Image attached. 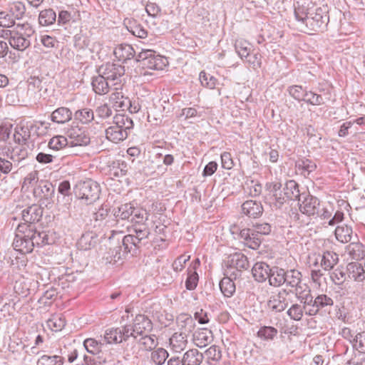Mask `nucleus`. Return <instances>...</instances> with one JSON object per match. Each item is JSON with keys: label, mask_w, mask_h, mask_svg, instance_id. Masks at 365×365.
Instances as JSON below:
<instances>
[{"label": "nucleus", "mask_w": 365, "mask_h": 365, "mask_svg": "<svg viewBox=\"0 0 365 365\" xmlns=\"http://www.w3.org/2000/svg\"><path fill=\"white\" fill-rule=\"evenodd\" d=\"M38 284V281L34 279L21 277L15 282L14 289L16 294L26 297L36 291Z\"/></svg>", "instance_id": "obj_14"}, {"label": "nucleus", "mask_w": 365, "mask_h": 365, "mask_svg": "<svg viewBox=\"0 0 365 365\" xmlns=\"http://www.w3.org/2000/svg\"><path fill=\"white\" fill-rule=\"evenodd\" d=\"M43 215L42 208L36 204L27 207L21 211V218L24 222V224L20 225H30L38 222Z\"/></svg>", "instance_id": "obj_16"}, {"label": "nucleus", "mask_w": 365, "mask_h": 365, "mask_svg": "<svg viewBox=\"0 0 365 365\" xmlns=\"http://www.w3.org/2000/svg\"><path fill=\"white\" fill-rule=\"evenodd\" d=\"M225 274L230 275L234 279H237L241 276V272L250 267L247 257L241 252H235L230 255L225 261Z\"/></svg>", "instance_id": "obj_6"}, {"label": "nucleus", "mask_w": 365, "mask_h": 365, "mask_svg": "<svg viewBox=\"0 0 365 365\" xmlns=\"http://www.w3.org/2000/svg\"><path fill=\"white\" fill-rule=\"evenodd\" d=\"M8 11L15 19L19 20L24 16L26 7L21 1H14L9 4Z\"/></svg>", "instance_id": "obj_55"}, {"label": "nucleus", "mask_w": 365, "mask_h": 365, "mask_svg": "<svg viewBox=\"0 0 365 365\" xmlns=\"http://www.w3.org/2000/svg\"><path fill=\"white\" fill-rule=\"evenodd\" d=\"M100 192L99 185L92 180L80 182L75 187L76 195L86 200L87 204L96 202L99 198Z\"/></svg>", "instance_id": "obj_7"}, {"label": "nucleus", "mask_w": 365, "mask_h": 365, "mask_svg": "<svg viewBox=\"0 0 365 365\" xmlns=\"http://www.w3.org/2000/svg\"><path fill=\"white\" fill-rule=\"evenodd\" d=\"M288 294L289 292L286 289H282L272 295L267 301L268 308L274 312H282L285 310L289 304L287 300Z\"/></svg>", "instance_id": "obj_15"}, {"label": "nucleus", "mask_w": 365, "mask_h": 365, "mask_svg": "<svg viewBox=\"0 0 365 365\" xmlns=\"http://www.w3.org/2000/svg\"><path fill=\"white\" fill-rule=\"evenodd\" d=\"M104 344V341H97L93 338H88L84 340L83 346L86 349L88 353H91L93 355L99 354L101 351L102 345Z\"/></svg>", "instance_id": "obj_56"}, {"label": "nucleus", "mask_w": 365, "mask_h": 365, "mask_svg": "<svg viewBox=\"0 0 365 365\" xmlns=\"http://www.w3.org/2000/svg\"><path fill=\"white\" fill-rule=\"evenodd\" d=\"M315 308L317 309V314L321 309H327L330 308L334 304L333 299L326 294H319L314 299Z\"/></svg>", "instance_id": "obj_57"}, {"label": "nucleus", "mask_w": 365, "mask_h": 365, "mask_svg": "<svg viewBox=\"0 0 365 365\" xmlns=\"http://www.w3.org/2000/svg\"><path fill=\"white\" fill-rule=\"evenodd\" d=\"M74 120L83 125H88L94 120V112L91 108H83L73 114Z\"/></svg>", "instance_id": "obj_36"}, {"label": "nucleus", "mask_w": 365, "mask_h": 365, "mask_svg": "<svg viewBox=\"0 0 365 365\" xmlns=\"http://www.w3.org/2000/svg\"><path fill=\"white\" fill-rule=\"evenodd\" d=\"M133 326L137 336L149 334L153 330L152 321L144 314H138L133 320Z\"/></svg>", "instance_id": "obj_20"}, {"label": "nucleus", "mask_w": 365, "mask_h": 365, "mask_svg": "<svg viewBox=\"0 0 365 365\" xmlns=\"http://www.w3.org/2000/svg\"><path fill=\"white\" fill-rule=\"evenodd\" d=\"M237 235L244 245L252 250H257L262 243L261 237L250 228L242 229Z\"/></svg>", "instance_id": "obj_17"}, {"label": "nucleus", "mask_w": 365, "mask_h": 365, "mask_svg": "<svg viewBox=\"0 0 365 365\" xmlns=\"http://www.w3.org/2000/svg\"><path fill=\"white\" fill-rule=\"evenodd\" d=\"M48 327L53 331H60L66 325V320L61 316H53L47 322Z\"/></svg>", "instance_id": "obj_63"}, {"label": "nucleus", "mask_w": 365, "mask_h": 365, "mask_svg": "<svg viewBox=\"0 0 365 365\" xmlns=\"http://www.w3.org/2000/svg\"><path fill=\"white\" fill-rule=\"evenodd\" d=\"M54 192L55 188L48 181L41 180L34 188V195L39 200L51 199L54 195Z\"/></svg>", "instance_id": "obj_21"}, {"label": "nucleus", "mask_w": 365, "mask_h": 365, "mask_svg": "<svg viewBox=\"0 0 365 365\" xmlns=\"http://www.w3.org/2000/svg\"><path fill=\"white\" fill-rule=\"evenodd\" d=\"M91 84L94 92L98 95L107 93L109 91L110 87L113 86L111 85L112 83L106 79L105 76L99 73L97 76L93 78Z\"/></svg>", "instance_id": "obj_27"}, {"label": "nucleus", "mask_w": 365, "mask_h": 365, "mask_svg": "<svg viewBox=\"0 0 365 365\" xmlns=\"http://www.w3.org/2000/svg\"><path fill=\"white\" fill-rule=\"evenodd\" d=\"M299 210L307 216H314L319 208V200L309 193H302L298 201Z\"/></svg>", "instance_id": "obj_11"}, {"label": "nucleus", "mask_w": 365, "mask_h": 365, "mask_svg": "<svg viewBox=\"0 0 365 365\" xmlns=\"http://www.w3.org/2000/svg\"><path fill=\"white\" fill-rule=\"evenodd\" d=\"M98 72L105 76L111 85L116 86L120 83L125 69L124 66L118 63L108 62L101 66Z\"/></svg>", "instance_id": "obj_9"}, {"label": "nucleus", "mask_w": 365, "mask_h": 365, "mask_svg": "<svg viewBox=\"0 0 365 365\" xmlns=\"http://www.w3.org/2000/svg\"><path fill=\"white\" fill-rule=\"evenodd\" d=\"M168 356V351L164 348L159 347L151 351L150 361L155 365H163Z\"/></svg>", "instance_id": "obj_50"}, {"label": "nucleus", "mask_w": 365, "mask_h": 365, "mask_svg": "<svg viewBox=\"0 0 365 365\" xmlns=\"http://www.w3.org/2000/svg\"><path fill=\"white\" fill-rule=\"evenodd\" d=\"M295 296L299 300L300 303L302 304V306L304 307L305 314L307 315L314 316L317 314L314 299L312 296L311 291L308 286L302 290L300 294Z\"/></svg>", "instance_id": "obj_19"}, {"label": "nucleus", "mask_w": 365, "mask_h": 365, "mask_svg": "<svg viewBox=\"0 0 365 365\" xmlns=\"http://www.w3.org/2000/svg\"><path fill=\"white\" fill-rule=\"evenodd\" d=\"M313 6L314 4L312 1H297L294 9L295 19L302 25L305 26Z\"/></svg>", "instance_id": "obj_18"}, {"label": "nucleus", "mask_w": 365, "mask_h": 365, "mask_svg": "<svg viewBox=\"0 0 365 365\" xmlns=\"http://www.w3.org/2000/svg\"><path fill=\"white\" fill-rule=\"evenodd\" d=\"M128 134L126 132H123V130L118 128L113 125L106 130V138L114 143L123 141L128 138Z\"/></svg>", "instance_id": "obj_38"}, {"label": "nucleus", "mask_w": 365, "mask_h": 365, "mask_svg": "<svg viewBox=\"0 0 365 365\" xmlns=\"http://www.w3.org/2000/svg\"><path fill=\"white\" fill-rule=\"evenodd\" d=\"M98 242V236L93 232H88L83 234L77 242L80 250H88L96 247Z\"/></svg>", "instance_id": "obj_28"}, {"label": "nucleus", "mask_w": 365, "mask_h": 365, "mask_svg": "<svg viewBox=\"0 0 365 365\" xmlns=\"http://www.w3.org/2000/svg\"><path fill=\"white\" fill-rule=\"evenodd\" d=\"M346 251L351 259L359 260L364 257V246L360 242H351L346 247Z\"/></svg>", "instance_id": "obj_46"}, {"label": "nucleus", "mask_w": 365, "mask_h": 365, "mask_svg": "<svg viewBox=\"0 0 365 365\" xmlns=\"http://www.w3.org/2000/svg\"><path fill=\"white\" fill-rule=\"evenodd\" d=\"M289 95L298 101H303L307 95V91L304 89L302 86H291L287 89Z\"/></svg>", "instance_id": "obj_62"}, {"label": "nucleus", "mask_w": 365, "mask_h": 365, "mask_svg": "<svg viewBox=\"0 0 365 365\" xmlns=\"http://www.w3.org/2000/svg\"><path fill=\"white\" fill-rule=\"evenodd\" d=\"M66 134L70 140L68 143L71 147L86 146L91 142V138L87 131L78 125L68 128Z\"/></svg>", "instance_id": "obj_10"}, {"label": "nucleus", "mask_w": 365, "mask_h": 365, "mask_svg": "<svg viewBox=\"0 0 365 365\" xmlns=\"http://www.w3.org/2000/svg\"><path fill=\"white\" fill-rule=\"evenodd\" d=\"M336 239L341 243H348L352 240L353 230L348 225H338L334 231Z\"/></svg>", "instance_id": "obj_33"}, {"label": "nucleus", "mask_w": 365, "mask_h": 365, "mask_svg": "<svg viewBox=\"0 0 365 365\" xmlns=\"http://www.w3.org/2000/svg\"><path fill=\"white\" fill-rule=\"evenodd\" d=\"M302 193H300L299 185L294 180H288L283 189L282 196L284 197V200L289 199L291 200H297L302 197Z\"/></svg>", "instance_id": "obj_29"}, {"label": "nucleus", "mask_w": 365, "mask_h": 365, "mask_svg": "<svg viewBox=\"0 0 365 365\" xmlns=\"http://www.w3.org/2000/svg\"><path fill=\"white\" fill-rule=\"evenodd\" d=\"M73 113L66 107H59L53 110L51 115V120L58 124H63L72 119Z\"/></svg>", "instance_id": "obj_31"}, {"label": "nucleus", "mask_w": 365, "mask_h": 365, "mask_svg": "<svg viewBox=\"0 0 365 365\" xmlns=\"http://www.w3.org/2000/svg\"><path fill=\"white\" fill-rule=\"evenodd\" d=\"M113 53L119 61H126L133 58L135 52L132 46L124 43L117 46L113 51Z\"/></svg>", "instance_id": "obj_32"}, {"label": "nucleus", "mask_w": 365, "mask_h": 365, "mask_svg": "<svg viewBox=\"0 0 365 365\" xmlns=\"http://www.w3.org/2000/svg\"><path fill=\"white\" fill-rule=\"evenodd\" d=\"M285 272L286 270L278 267H272L268 279L269 284L274 287H279L284 284Z\"/></svg>", "instance_id": "obj_34"}, {"label": "nucleus", "mask_w": 365, "mask_h": 365, "mask_svg": "<svg viewBox=\"0 0 365 365\" xmlns=\"http://www.w3.org/2000/svg\"><path fill=\"white\" fill-rule=\"evenodd\" d=\"M145 11L149 16V19L146 20L147 23L156 26L158 29V24L162 21V13L160 7L155 3L148 2L145 6Z\"/></svg>", "instance_id": "obj_24"}, {"label": "nucleus", "mask_w": 365, "mask_h": 365, "mask_svg": "<svg viewBox=\"0 0 365 365\" xmlns=\"http://www.w3.org/2000/svg\"><path fill=\"white\" fill-rule=\"evenodd\" d=\"M199 79L201 85L209 89L215 88L217 82V80L210 73H207L205 71H201L200 73Z\"/></svg>", "instance_id": "obj_61"}, {"label": "nucleus", "mask_w": 365, "mask_h": 365, "mask_svg": "<svg viewBox=\"0 0 365 365\" xmlns=\"http://www.w3.org/2000/svg\"><path fill=\"white\" fill-rule=\"evenodd\" d=\"M278 334L276 328L271 326H262L257 332V336L264 341H273Z\"/></svg>", "instance_id": "obj_49"}, {"label": "nucleus", "mask_w": 365, "mask_h": 365, "mask_svg": "<svg viewBox=\"0 0 365 365\" xmlns=\"http://www.w3.org/2000/svg\"><path fill=\"white\" fill-rule=\"evenodd\" d=\"M138 343L145 351H151L158 345V339L155 334H145L140 336Z\"/></svg>", "instance_id": "obj_44"}, {"label": "nucleus", "mask_w": 365, "mask_h": 365, "mask_svg": "<svg viewBox=\"0 0 365 365\" xmlns=\"http://www.w3.org/2000/svg\"><path fill=\"white\" fill-rule=\"evenodd\" d=\"M339 257L336 253L332 251H326L323 253L320 265L325 271H329L338 263Z\"/></svg>", "instance_id": "obj_37"}, {"label": "nucleus", "mask_w": 365, "mask_h": 365, "mask_svg": "<svg viewBox=\"0 0 365 365\" xmlns=\"http://www.w3.org/2000/svg\"><path fill=\"white\" fill-rule=\"evenodd\" d=\"M252 48L251 44L244 39H238L235 43V51L242 60L252 51Z\"/></svg>", "instance_id": "obj_53"}, {"label": "nucleus", "mask_w": 365, "mask_h": 365, "mask_svg": "<svg viewBox=\"0 0 365 365\" xmlns=\"http://www.w3.org/2000/svg\"><path fill=\"white\" fill-rule=\"evenodd\" d=\"M128 253H130V252H126L125 249L122 251V247L120 246H116L110 250L108 253V256L106 257V259L109 263L114 264L122 259Z\"/></svg>", "instance_id": "obj_58"}, {"label": "nucleus", "mask_w": 365, "mask_h": 365, "mask_svg": "<svg viewBox=\"0 0 365 365\" xmlns=\"http://www.w3.org/2000/svg\"><path fill=\"white\" fill-rule=\"evenodd\" d=\"M302 273L294 269L286 270L285 272V282L284 284L294 289V293L295 295L300 294L302 290L307 287L306 284H303L302 282Z\"/></svg>", "instance_id": "obj_13"}, {"label": "nucleus", "mask_w": 365, "mask_h": 365, "mask_svg": "<svg viewBox=\"0 0 365 365\" xmlns=\"http://www.w3.org/2000/svg\"><path fill=\"white\" fill-rule=\"evenodd\" d=\"M56 21V14L52 9L42 10L38 15V23L41 26H48Z\"/></svg>", "instance_id": "obj_45"}, {"label": "nucleus", "mask_w": 365, "mask_h": 365, "mask_svg": "<svg viewBox=\"0 0 365 365\" xmlns=\"http://www.w3.org/2000/svg\"><path fill=\"white\" fill-rule=\"evenodd\" d=\"M212 339V332L207 329H201L193 334L194 343L200 348L207 346L211 342Z\"/></svg>", "instance_id": "obj_41"}, {"label": "nucleus", "mask_w": 365, "mask_h": 365, "mask_svg": "<svg viewBox=\"0 0 365 365\" xmlns=\"http://www.w3.org/2000/svg\"><path fill=\"white\" fill-rule=\"evenodd\" d=\"M295 168L301 175L306 177L315 170L317 165L309 159L299 158L295 163Z\"/></svg>", "instance_id": "obj_40"}, {"label": "nucleus", "mask_w": 365, "mask_h": 365, "mask_svg": "<svg viewBox=\"0 0 365 365\" xmlns=\"http://www.w3.org/2000/svg\"><path fill=\"white\" fill-rule=\"evenodd\" d=\"M348 277L356 282H363L365 279V270L364 267L358 262H351L346 266Z\"/></svg>", "instance_id": "obj_30"}, {"label": "nucleus", "mask_w": 365, "mask_h": 365, "mask_svg": "<svg viewBox=\"0 0 365 365\" xmlns=\"http://www.w3.org/2000/svg\"><path fill=\"white\" fill-rule=\"evenodd\" d=\"M170 344L175 352H180L185 349L187 340L185 332L175 333L170 339Z\"/></svg>", "instance_id": "obj_39"}, {"label": "nucleus", "mask_w": 365, "mask_h": 365, "mask_svg": "<svg viewBox=\"0 0 365 365\" xmlns=\"http://www.w3.org/2000/svg\"><path fill=\"white\" fill-rule=\"evenodd\" d=\"M271 268L263 262H256L252 269V273L255 279L259 282H265L269 279Z\"/></svg>", "instance_id": "obj_26"}, {"label": "nucleus", "mask_w": 365, "mask_h": 365, "mask_svg": "<svg viewBox=\"0 0 365 365\" xmlns=\"http://www.w3.org/2000/svg\"><path fill=\"white\" fill-rule=\"evenodd\" d=\"M307 19L305 27L309 31H323L326 29L329 21L328 8L327 6L314 8Z\"/></svg>", "instance_id": "obj_5"}, {"label": "nucleus", "mask_w": 365, "mask_h": 365, "mask_svg": "<svg viewBox=\"0 0 365 365\" xmlns=\"http://www.w3.org/2000/svg\"><path fill=\"white\" fill-rule=\"evenodd\" d=\"M120 330L118 328H110L106 330L103 336V341L106 344H119L122 342Z\"/></svg>", "instance_id": "obj_52"}, {"label": "nucleus", "mask_w": 365, "mask_h": 365, "mask_svg": "<svg viewBox=\"0 0 365 365\" xmlns=\"http://www.w3.org/2000/svg\"><path fill=\"white\" fill-rule=\"evenodd\" d=\"M130 233L123 238V247L126 252H130L133 255L141 247L143 241L150 235V230L145 225H134Z\"/></svg>", "instance_id": "obj_3"}, {"label": "nucleus", "mask_w": 365, "mask_h": 365, "mask_svg": "<svg viewBox=\"0 0 365 365\" xmlns=\"http://www.w3.org/2000/svg\"><path fill=\"white\" fill-rule=\"evenodd\" d=\"M42 80L36 76L30 77L27 81V96L31 100H36L42 96Z\"/></svg>", "instance_id": "obj_23"}, {"label": "nucleus", "mask_w": 365, "mask_h": 365, "mask_svg": "<svg viewBox=\"0 0 365 365\" xmlns=\"http://www.w3.org/2000/svg\"><path fill=\"white\" fill-rule=\"evenodd\" d=\"M113 125L123 130V132H126L128 134L133 127V122L128 116L118 114L113 117Z\"/></svg>", "instance_id": "obj_42"}, {"label": "nucleus", "mask_w": 365, "mask_h": 365, "mask_svg": "<svg viewBox=\"0 0 365 365\" xmlns=\"http://www.w3.org/2000/svg\"><path fill=\"white\" fill-rule=\"evenodd\" d=\"M352 346L359 352L365 353V331L357 332Z\"/></svg>", "instance_id": "obj_64"}, {"label": "nucleus", "mask_w": 365, "mask_h": 365, "mask_svg": "<svg viewBox=\"0 0 365 365\" xmlns=\"http://www.w3.org/2000/svg\"><path fill=\"white\" fill-rule=\"evenodd\" d=\"M34 33L29 24H18L14 29L6 31L9 42L12 48L24 51L31 45L30 37Z\"/></svg>", "instance_id": "obj_2"}, {"label": "nucleus", "mask_w": 365, "mask_h": 365, "mask_svg": "<svg viewBox=\"0 0 365 365\" xmlns=\"http://www.w3.org/2000/svg\"><path fill=\"white\" fill-rule=\"evenodd\" d=\"M242 213L250 218H257L262 215L263 207L259 202L247 200L241 206Z\"/></svg>", "instance_id": "obj_22"}, {"label": "nucleus", "mask_w": 365, "mask_h": 365, "mask_svg": "<svg viewBox=\"0 0 365 365\" xmlns=\"http://www.w3.org/2000/svg\"><path fill=\"white\" fill-rule=\"evenodd\" d=\"M135 212V207L130 203L121 205L116 210H114V215L116 218L128 220Z\"/></svg>", "instance_id": "obj_48"}, {"label": "nucleus", "mask_w": 365, "mask_h": 365, "mask_svg": "<svg viewBox=\"0 0 365 365\" xmlns=\"http://www.w3.org/2000/svg\"><path fill=\"white\" fill-rule=\"evenodd\" d=\"M126 28L130 33L136 37L145 38L148 36V31L136 21H129Z\"/></svg>", "instance_id": "obj_51"}, {"label": "nucleus", "mask_w": 365, "mask_h": 365, "mask_svg": "<svg viewBox=\"0 0 365 365\" xmlns=\"http://www.w3.org/2000/svg\"><path fill=\"white\" fill-rule=\"evenodd\" d=\"M207 363L209 365H217L222 359V351L219 346L212 345L205 351Z\"/></svg>", "instance_id": "obj_43"}, {"label": "nucleus", "mask_w": 365, "mask_h": 365, "mask_svg": "<svg viewBox=\"0 0 365 365\" xmlns=\"http://www.w3.org/2000/svg\"><path fill=\"white\" fill-rule=\"evenodd\" d=\"M135 61L143 68L163 70L168 63L167 58L151 49H142L135 56Z\"/></svg>", "instance_id": "obj_4"}, {"label": "nucleus", "mask_w": 365, "mask_h": 365, "mask_svg": "<svg viewBox=\"0 0 365 365\" xmlns=\"http://www.w3.org/2000/svg\"><path fill=\"white\" fill-rule=\"evenodd\" d=\"M227 276L220 281V288L225 297H230L235 292V284L233 282L235 279L230 275Z\"/></svg>", "instance_id": "obj_47"}, {"label": "nucleus", "mask_w": 365, "mask_h": 365, "mask_svg": "<svg viewBox=\"0 0 365 365\" xmlns=\"http://www.w3.org/2000/svg\"><path fill=\"white\" fill-rule=\"evenodd\" d=\"M69 145L68 140L63 135H56L50 139L48 143L49 149L58 151Z\"/></svg>", "instance_id": "obj_54"}, {"label": "nucleus", "mask_w": 365, "mask_h": 365, "mask_svg": "<svg viewBox=\"0 0 365 365\" xmlns=\"http://www.w3.org/2000/svg\"><path fill=\"white\" fill-rule=\"evenodd\" d=\"M16 230L12 245L20 253H30L35 246L43 247L52 243L45 232H37L34 226L18 225Z\"/></svg>", "instance_id": "obj_1"}, {"label": "nucleus", "mask_w": 365, "mask_h": 365, "mask_svg": "<svg viewBox=\"0 0 365 365\" xmlns=\"http://www.w3.org/2000/svg\"><path fill=\"white\" fill-rule=\"evenodd\" d=\"M203 359L204 354L197 349H189L182 356L185 365H200Z\"/></svg>", "instance_id": "obj_35"}, {"label": "nucleus", "mask_w": 365, "mask_h": 365, "mask_svg": "<svg viewBox=\"0 0 365 365\" xmlns=\"http://www.w3.org/2000/svg\"><path fill=\"white\" fill-rule=\"evenodd\" d=\"M63 364V358L58 355H43L37 361L38 365H62Z\"/></svg>", "instance_id": "obj_60"}, {"label": "nucleus", "mask_w": 365, "mask_h": 365, "mask_svg": "<svg viewBox=\"0 0 365 365\" xmlns=\"http://www.w3.org/2000/svg\"><path fill=\"white\" fill-rule=\"evenodd\" d=\"M38 128L39 127L37 125V123L34 121L21 123L20 125L15 128L14 133L15 142L21 145L26 144L31 137V131L35 130V132H36Z\"/></svg>", "instance_id": "obj_12"}, {"label": "nucleus", "mask_w": 365, "mask_h": 365, "mask_svg": "<svg viewBox=\"0 0 365 365\" xmlns=\"http://www.w3.org/2000/svg\"><path fill=\"white\" fill-rule=\"evenodd\" d=\"M115 91L110 94L109 101L115 108L127 110L130 107V100L128 97L124 96L122 91H118V88H115Z\"/></svg>", "instance_id": "obj_25"}, {"label": "nucleus", "mask_w": 365, "mask_h": 365, "mask_svg": "<svg viewBox=\"0 0 365 365\" xmlns=\"http://www.w3.org/2000/svg\"><path fill=\"white\" fill-rule=\"evenodd\" d=\"M304 312H305L304 307L299 304H293L287 311L288 317L294 321L302 320Z\"/></svg>", "instance_id": "obj_59"}, {"label": "nucleus", "mask_w": 365, "mask_h": 365, "mask_svg": "<svg viewBox=\"0 0 365 365\" xmlns=\"http://www.w3.org/2000/svg\"><path fill=\"white\" fill-rule=\"evenodd\" d=\"M4 153V156H0V173L4 175L9 174L12 170L14 165H18L21 160L27 156L26 149L18 148L13 150L9 148V151L5 150Z\"/></svg>", "instance_id": "obj_8"}]
</instances>
